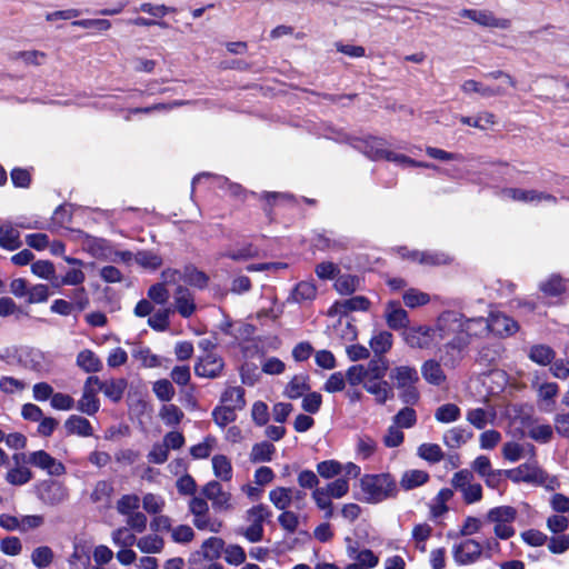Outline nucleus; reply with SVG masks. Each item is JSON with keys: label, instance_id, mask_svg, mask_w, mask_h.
Here are the masks:
<instances>
[{"label": "nucleus", "instance_id": "34", "mask_svg": "<svg viewBox=\"0 0 569 569\" xmlns=\"http://www.w3.org/2000/svg\"><path fill=\"white\" fill-rule=\"evenodd\" d=\"M221 402L237 410L246 406L244 389L242 387H228L221 395Z\"/></svg>", "mask_w": 569, "mask_h": 569}, {"label": "nucleus", "instance_id": "26", "mask_svg": "<svg viewBox=\"0 0 569 569\" xmlns=\"http://www.w3.org/2000/svg\"><path fill=\"white\" fill-rule=\"evenodd\" d=\"M77 366L87 373H96L102 370V361L90 349L81 350L77 356Z\"/></svg>", "mask_w": 569, "mask_h": 569}, {"label": "nucleus", "instance_id": "57", "mask_svg": "<svg viewBox=\"0 0 569 569\" xmlns=\"http://www.w3.org/2000/svg\"><path fill=\"white\" fill-rule=\"evenodd\" d=\"M432 528L428 523L416 525L412 529V539L416 548L421 552L426 551V541L431 536Z\"/></svg>", "mask_w": 569, "mask_h": 569}, {"label": "nucleus", "instance_id": "61", "mask_svg": "<svg viewBox=\"0 0 569 569\" xmlns=\"http://www.w3.org/2000/svg\"><path fill=\"white\" fill-rule=\"evenodd\" d=\"M170 309H162L154 312L148 319V325L156 331H166L170 326Z\"/></svg>", "mask_w": 569, "mask_h": 569}, {"label": "nucleus", "instance_id": "15", "mask_svg": "<svg viewBox=\"0 0 569 569\" xmlns=\"http://www.w3.org/2000/svg\"><path fill=\"white\" fill-rule=\"evenodd\" d=\"M538 288L545 298L560 299L567 292V281L560 274L552 273Z\"/></svg>", "mask_w": 569, "mask_h": 569}, {"label": "nucleus", "instance_id": "41", "mask_svg": "<svg viewBox=\"0 0 569 569\" xmlns=\"http://www.w3.org/2000/svg\"><path fill=\"white\" fill-rule=\"evenodd\" d=\"M30 558L38 569H44L53 562L54 553L50 547L40 546L32 550Z\"/></svg>", "mask_w": 569, "mask_h": 569}, {"label": "nucleus", "instance_id": "53", "mask_svg": "<svg viewBox=\"0 0 569 569\" xmlns=\"http://www.w3.org/2000/svg\"><path fill=\"white\" fill-rule=\"evenodd\" d=\"M216 443L217 439L213 436H207L202 442L190 448V455L193 459H206L210 456Z\"/></svg>", "mask_w": 569, "mask_h": 569}, {"label": "nucleus", "instance_id": "52", "mask_svg": "<svg viewBox=\"0 0 569 569\" xmlns=\"http://www.w3.org/2000/svg\"><path fill=\"white\" fill-rule=\"evenodd\" d=\"M269 499L277 509L286 511L291 503V490L278 487L269 492Z\"/></svg>", "mask_w": 569, "mask_h": 569}, {"label": "nucleus", "instance_id": "36", "mask_svg": "<svg viewBox=\"0 0 569 569\" xmlns=\"http://www.w3.org/2000/svg\"><path fill=\"white\" fill-rule=\"evenodd\" d=\"M456 321L461 323V329H468L471 332L476 331V335H472V339L479 338L488 331L487 321L482 317L467 319L463 315L456 313Z\"/></svg>", "mask_w": 569, "mask_h": 569}, {"label": "nucleus", "instance_id": "2", "mask_svg": "<svg viewBox=\"0 0 569 569\" xmlns=\"http://www.w3.org/2000/svg\"><path fill=\"white\" fill-rule=\"evenodd\" d=\"M363 153L371 160H386L399 164H407L411 167L435 168V164L427 162H419L406 154L396 153L387 149L388 142L380 137L368 136L360 140Z\"/></svg>", "mask_w": 569, "mask_h": 569}, {"label": "nucleus", "instance_id": "6", "mask_svg": "<svg viewBox=\"0 0 569 569\" xmlns=\"http://www.w3.org/2000/svg\"><path fill=\"white\" fill-rule=\"evenodd\" d=\"M270 517L271 511L267 506H253L246 512V519L250 525L242 529L240 533L250 542L261 541L263 538V522Z\"/></svg>", "mask_w": 569, "mask_h": 569}, {"label": "nucleus", "instance_id": "33", "mask_svg": "<svg viewBox=\"0 0 569 569\" xmlns=\"http://www.w3.org/2000/svg\"><path fill=\"white\" fill-rule=\"evenodd\" d=\"M393 337L389 331H381L370 339V348L373 351L375 357H385L392 348Z\"/></svg>", "mask_w": 569, "mask_h": 569}, {"label": "nucleus", "instance_id": "47", "mask_svg": "<svg viewBox=\"0 0 569 569\" xmlns=\"http://www.w3.org/2000/svg\"><path fill=\"white\" fill-rule=\"evenodd\" d=\"M349 558L353 559L366 569L373 568L378 565V557L370 549H362L357 551L355 548H348Z\"/></svg>", "mask_w": 569, "mask_h": 569}, {"label": "nucleus", "instance_id": "62", "mask_svg": "<svg viewBox=\"0 0 569 569\" xmlns=\"http://www.w3.org/2000/svg\"><path fill=\"white\" fill-rule=\"evenodd\" d=\"M402 299L407 307L416 308L427 305L430 300V297L428 293L418 291L416 289H409L403 293Z\"/></svg>", "mask_w": 569, "mask_h": 569}, {"label": "nucleus", "instance_id": "64", "mask_svg": "<svg viewBox=\"0 0 569 569\" xmlns=\"http://www.w3.org/2000/svg\"><path fill=\"white\" fill-rule=\"evenodd\" d=\"M31 478V472L26 465H16L7 473V479L12 485H23Z\"/></svg>", "mask_w": 569, "mask_h": 569}, {"label": "nucleus", "instance_id": "44", "mask_svg": "<svg viewBox=\"0 0 569 569\" xmlns=\"http://www.w3.org/2000/svg\"><path fill=\"white\" fill-rule=\"evenodd\" d=\"M292 297L295 301H312L317 297V287L313 282L300 281L296 284Z\"/></svg>", "mask_w": 569, "mask_h": 569}, {"label": "nucleus", "instance_id": "46", "mask_svg": "<svg viewBox=\"0 0 569 569\" xmlns=\"http://www.w3.org/2000/svg\"><path fill=\"white\" fill-rule=\"evenodd\" d=\"M555 355L552 348L545 345H536L530 348L529 358L538 365L547 366L553 360Z\"/></svg>", "mask_w": 569, "mask_h": 569}, {"label": "nucleus", "instance_id": "17", "mask_svg": "<svg viewBox=\"0 0 569 569\" xmlns=\"http://www.w3.org/2000/svg\"><path fill=\"white\" fill-rule=\"evenodd\" d=\"M318 471L323 478H333L337 476L357 478L360 475L358 465H318Z\"/></svg>", "mask_w": 569, "mask_h": 569}, {"label": "nucleus", "instance_id": "32", "mask_svg": "<svg viewBox=\"0 0 569 569\" xmlns=\"http://www.w3.org/2000/svg\"><path fill=\"white\" fill-rule=\"evenodd\" d=\"M312 500L317 508L323 511L325 519H331L333 517V503L331 495L325 488H317L312 491Z\"/></svg>", "mask_w": 569, "mask_h": 569}, {"label": "nucleus", "instance_id": "28", "mask_svg": "<svg viewBox=\"0 0 569 569\" xmlns=\"http://www.w3.org/2000/svg\"><path fill=\"white\" fill-rule=\"evenodd\" d=\"M472 437V432L458 426L447 430L443 435V442L449 449H457L465 445Z\"/></svg>", "mask_w": 569, "mask_h": 569}, {"label": "nucleus", "instance_id": "40", "mask_svg": "<svg viewBox=\"0 0 569 569\" xmlns=\"http://www.w3.org/2000/svg\"><path fill=\"white\" fill-rule=\"evenodd\" d=\"M136 545L143 553H159L163 549L164 541L160 536L151 533L139 538Z\"/></svg>", "mask_w": 569, "mask_h": 569}, {"label": "nucleus", "instance_id": "48", "mask_svg": "<svg viewBox=\"0 0 569 569\" xmlns=\"http://www.w3.org/2000/svg\"><path fill=\"white\" fill-rule=\"evenodd\" d=\"M192 522L197 529L206 530L212 533L220 532V530L223 527L222 521L217 518L210 517L209 512L194 517Z\"/></svg>", "mask_w": 569, "mask_h": 569}, {"label": "nucleus", "instance_id": "50", "mask_svg": "<svg viewBox=\"0 0 569 569\" xmlns=\"http://www.w3.org/2000/svg\"><path fill=\"white\" fill-rule=\"evenodd\" d=\"M418 456L428 462H439L445 458L441 447L437 443H422L418 447Z\"/></svg>", "mask_w": 569, "mask_h": 569}, {"label": "nucleus", "instance_id": "54", "mask_svg": "<svg viewBox=\"0 0 569 569\" xmlns=\"http://www.w3.org/2000/svg\"><path fill=\"white\" fill-rule=\"evenodd\" d=\"M280 527L289 535L295 533L300 525V517L293 511L286 510L278 516Z\"/></svg>", "mask_w": 569, "mask_h": 569}, {"label": "nucleus", "instance_id": "60", "mask_svg": "<svg viewBox=\"0 0 569 569\" xmlns=\"http://www.w3.org/2000/svg\"><path fill=\"white\" fill-rule=\"evenodd\" d=\"M183 416V411L172 403L162 406L160 411L161 419L169 426L179 425Z\"/></svg>", "mask_w": 569, "mask_h": 569}, {"label": "nucleus", "instance_id": "51", "mask_svg": "<svg viewBox=\"0 0 569 569\" xmlns=\"http://www.w3.org/2000/svg\"><path fill=\"white\" fill-rule=\"evenodd\" d=\"M376 449H377V443L371 437H369L367 435L358 437L357 446H356V455H357L358 459H361V460L370 459L372 457V455L375 453Z\"/></svg>", "mask_w": 569, "mask_h": 569}, {"label": "nucleus", "instance_id": "18", "mask_svg": "<svg viewBox=\"0 0 569 569\" xmlns=\"http://www.w3.org/2000/svg\"><path fill=\"white\" fill-rule=\"evenodd\" d=\"M421 376L428 383L437 387L447 380L441 365L435 359H428L421 365Z\"/></svg>", "mask_w": 569, "mask_h": 569}, {"label": "nucleus", "instance_id": "10", "mask_svg": "<svg viewBox=\"0 0 569 569\" xmlns=\"http://www.w3.org/2000/svg\"><path fill=\"white\" fill-rule=\"evenodd\" d=\"M460 16L468 18L473 22L489 28L509 29L511 21L506 18H497L489 10L462 9Z\"/></svg>", "mask_w": 569, "mask_h": 569}, {"label": "nucleus", "instance_id": "29", "mask_svg": "<svg viewBox=\"0 0 569 569\" xmlns=\"http://www.w3.org/2000/svg\"><path fill=\"white\" fill-rule=\"evenodd\" d=\"M77 408L88 416L96 415L100 408V401L97 397V391L92 388H83V392L78 401Z\"/></svg>", "mask_w": 569, "mask_h": 569}, {"label": "nucleus", "instance_id": "25", "mask_svg": "<svg viewBox=\"0 0 569 569\" xmlns=\"http://www.w3.org/2000/svg\"><path fill=\"white\" fill-rule=\"evenodd\" d=\"M64 428L67 430V435L90 437L93 433V428L90 421L87 418L77 415H72L66 420Z\"/></svg>", "mask_w": 569, "mask_h": 569}, {"label": "nucleus", "instance_id": "19", "mask_svg": "<svg viewBox=\"0 0 569 569\" xmlns=\"http://www.w3.org/2000/svg\"><path fill=\"white\" fill-rule=\"evenodd\" d=\"M176 308L183 318H189L196 311V303L190 291L182 286H178L174 293Z\"/></svg>", "mask_w": 569, "mask_h": 569}, {"label": "nucleus", "instance_id": "3", "mask_svg": "<svg viewBox=\"0 0 569 569\" xmlns=\"http://www.w3.org/2000/svg\"><path fill=\"white\" fill-rule=\"evenodd\" d=\"M365 500L370 503L380 502L396 493V483L389 475H368L360 480Z\"/></svg>", "mask_w": 569, "mask_h": 569}, {"label": "nucleus", "instance_id": "27", "mask_svg": "<svg viewBox=\"0 0 569 569\" xmlns=\"http://www.w3.org/2000/svg\"><path fill=\"white\" fill-rule=\"evenodd\" d=\"M335 306L340 313L347 315L352 311H368L371 307V301L365 296H355L340 302L337 301Z\"/></svg>", "mask_w": 569, "mask_h": 569}, {"label": "nucleus", "instance_id": "9", "mask_svg": "<svg viewBox=\"0 0 569 569\" xmlns=\"http://www.w3.org/2000/svg\"><path fill=\"white\" fill-rule=\"evenodd\" d=\"M224 360L218 353L200 355L194 363V373L200 378L214 379L221 376Z\"/></svg>", "mask_w": 569, "mask_h": 569}, {"label": "nucleus", "instance_id": "35", "mask_svg": "<svg viewBox=\"0 0 569 569\" xmlns=\"http://www.w3.org/2000/svg\"><path fill=\"white\" fill-rule=\"evenodd\" d=\"M453 497V491L448 488L441 489L430 503L432 518H439L448 511L447 502Z\"/></svg>", "mask_w": 569, "mask_h": 569}, {"label": "nucleus", "instance_id": "30", "mask_svg": "<svg viewBox=\"0 0 569 569\" xmlns=\"http://www.w3.org/2000/svg\"><path fill=\"white\" fill-rule=\"evenodd\" d=\"M102 386L103 387H102L101 391L103 392V395L109 400L117 403L122 399L123 393L127 389L128 382L124 378L110 379L108 381H104V383Z\"/></svg>", "mask_w": 569, "mask_h": 569}, {"label": "nucleus", "instance_id": "37", "mask_svg": "<svg viewBox=\"0 0 569 569\" xmlns=\"http://www.w3.org/2000/svg\"><path fill=\"white\" fill-rule=\"evenodd\" d=\"M389 369V362L386 357H372L369 362L368 367L366 368L367 371V380H378V379H385L387 371Z\"/></svg>", "mask_w": 569, "mask_h": 569}, {"label": "nucleus", "instance_id": "1", "mask_svg": "<svg viewBox=\"0 0 569 569\" xmlns=\"http://www.w3.org/2000/svg\"><path fill=\"white\" fill-rule=\"evenodd\" d=\"M440 331V338L445 339L452 335V338L443 345L445 349V363L456 366L459 363L465 356L466 350L472 341V335L476 331H468V329H461V323L456 321V312L448 311L442 313L438 319L437 325Z\"/></svg>", "mask_w": 569, "mask_h": 569}, {"label": "nucleus", "instance_id": "13", "mask_svg": "<svg viewBox=\"0 0 569 569\" xmlns=\"http://www.w3.org/2000/svg\"><path fill=\"white\" fill-rule=\"evenodd\" d=\"M385 318L388 327L392 330H402L409 328V315L401 307L398 300H390L386 306Z\"/></svg>", "mask_w": 569, "mask_h": 569}, {"label": "nucleus", "instance_id": "7", "mask_svg": "<svg viewBox=\"0 0 569 569\" xmlns=\"http://www.w3.org/2000/svg\"><path fill=\"white\" fill-rule=\"evenodd\" d=\"M452 558L458 566H470L476 563L483 556L482 543L476 539H465L452 546Z\"/></svg>", "mask_w": 569, "mask_h": 569}, {"label": "nucleus", "instance_id": "12", "mask_svg": "<svg viewBox=\"0 0 569 569\" xmlns=\"http://www.w3.org/2000/svg\"><path fill=\"white\" fill-rule=\"evenodd\" d=\"M202 493L211 501L212 507L218 511H230L234 507L231 493L222 490L220 483L216 481L208 482L203 487Z\"/></svg>", "mask_w": 569, "mask_h": 569}, {"label": "nucleus", "instance_id": "49", "mask_svg": "<svg viewBox=\"0 0 569 569\" xmlns=\"http://www.w3.org/2000/svg\"><path fill=\"white\" fill-rule=\"evenodd\" d=\"M236 410L230 406H218L212 410V419L220 428H224L237 419Z\"/></svg>", "mask_w": 569, "mask_h": 569}, {"label": "nucleus", "instance_id": "42", "mask_svg": "<svg viewBox=\"0 0 569 569\" xmlns=\"http://www.w3.org/2000/svg\"><path fill=\"white\" fill-rule=\"evenodd\" d=\"M461 417V410L456 403H445L435 411V419L441 423L457 421Z\"/></svg>", "mask_w": 569, "mask_h": 569}, {"label": "nucleus", "instance_id": "43", "mask_svg": "<svg viewBox=\"0 0 569 569\" xmlns=\"http://www.w3.org/2000/svg\"><path fill=\"white\" fill-rule=\"evenodd\" d=\"M276 452V447L269 441H262L260 443H256L252 447L250 459L251 462H266L272 459L273 453Z\"/></svg>", "mask_w": 569, "mask_h": 569}, {"label": "nucleus", "instance_id": "24", "mask_svg": "<svg viewBox=\"0 0 569 569\" xmlns=\"http://www.w3.org/2000/svg\"><path fill=\"white\" fill-rule=\"evenodd\" d=\"M310 377L307 373L295 375L287 383L284 393L290 399H298L310 391Z\"/></svg>", "mask_w": 569, "mask_h": 569}, {"label": "nucleus", "instance_id": "16", "mask_svg": "<svg viewBox=\"0 0 569 569\" xmlns=\"http://www.w3.org/2000/svg\"><path fill=\"white\" fill-rule=\"evenodd\" d=\"M363 388L367 392L375 396L378 405H385L387 400L395 397L393 388L385 379L366 380Z\"/></svg>", "mask_w": 569, "mask_h": 569}, {"label": "nucleus", "instance_id": "21", "mask_svg": "<svg viewBox=\"0 0 569 569\" xmlns=\"http://www.w3.org/2000/svg\"><path fill=\"white\" fill-rule=\"evenodd\" d=\"M223 547L224 542L221 538L210 537L202 542L200 550L192 556L190 562L192 563L196 561V558L200 556L210 561L218 559L223 550Z\"/></svg>", "mask_w": 569, "mask_h": 569}, {"label": "nucleus", "instance_id": "31", "mask_svg": "<svg viewBox=\"0 0 569 569\" xmlns=\"http://www.w3.org/2000/svg\"><path fill=\"white\" fill-rule=\"evenodd\" d=\"M359 284L360 279L358 276L343 273L337 276L333 288L341 296H350L359 288Z\"/></svg>", "mask_w": 569, "mask_h": 569}, {"label": "nucleus", "instance_id": "20", "mask_svg": "<svg viewBox=\"0 0 569 569\" xmlns=\"http://www.w3.org/2000/svg\"><path fill=\"white\" fill-rule=\"evenodd\" d=\"M22 246L20 232L11 222L0 224V248L13 251Z\"/></svg>", "mask_w": 569, "mask_h": 569}, {"label": "nucleus", "instance_id": "55", "mask_svg": "<svg viewBox=\"0 0 569 569\" xmlns=\"http://www.w3.org/2000/svg\"><path fill=\"white\" fill-rule=\"evenodd\" d=\"M397 427L409 429L417 423V412L411 407L400 409L393 417Z\"/></svg>", "mask_w": 569, "mask_h": 569}, {"label": "nucleus", "instance_id": "45", "mask_svg": "<svg viewBox=\"0 0 569 569\" xmlns=\"http://www.w3.org/2000/svg\"><path fill=\"white\" fill-rule=\"evenodd\" d=\"M90 563V551L86 546L76 545L69 558L71 569H87Z\"/></svg>", "mask_w": 569, "mask_h": 569}, {"label": "nucleus", "instance_id": "38", "mask_svg": "<svg viewBox=\"0 0 569 569\" xmlns=\"http://www.w3.org/2000/svg\"><path fill=\"white\" fill-rule=\"evenodd\" d=\"M428 479L429 475L426 471L412 469L402 475L400 486L405 490H411L425 485Z\"/></svg>", "mask_w": 569, "mask_h": 569}, {"label": "nucleus", "instance_id": "14", "mask_svg": "<svg viewBox=\"0 0 569 569\" xmlns=\"http://www.w3.org/2000/svg\"><path fill=\"white\" fill-rule=\"evenodd\" d=\"M501 193L507 198L519 201V202H533V201H549L552 203L557 202V198L553 194L537 191V190H525L520 188H503Z\"/></svg>", "mask_w": 569, "mask_h": 569}, {"label": "nucleus", "instance_id": "39", "mask_svg": "<svg viewBox=\"0 0 569 569\" xmlns=\"http://www.w3.org/2000/svg\"><path fill=\"white\" fill-rule=\"evenodd\" d=\"M40 497L46 503L58 505L67 498V492L59 483L51 482L41 489Z\"/></svg>", "mask_w": 569, "mask_h": 569}, {"label": "nucleus", "instance_id": "59", "mask_svg": "<svg viewBox=\"0 0 569 569\" xmlns=\"http://www.w3.org/2000/svg\"><path fill=\"white\" fill-rule=\"evenodd\" d=\"M31 271L39 278L46 280L56 279L54 264L49 260H38L31 264Z\"/></svg>", "mask_w": 569, "mask_h": 569}, {"label": "nucleus", "instance_id": "58", "mask_svg": "<svg viewBox=\"0 0 569 569\" xmlns=\"http://www.w3.org/2000/svg\"><path fill=\"white\" fill-rule=\"evenodd\" d=\"M224 560L232 566L242 565L246 561L247 555L244 549L239 545H229L223 548Z\"/></svg>", "mask_w": 569, "mask_h": 569}, {"label": "nucleus", "instance_id": "4", "mask_svg": "<svg viewBox=\"0 0 569 569\" xmlns=\"http://www.w3.org/2000/svg\"><path fill=\"white\" fill-rule=\"evenodd\" d=\"M517 510L511 506H499L486 513L485 520L493 525V532L498 539L507 540L515 535L513 522Z\"/></svg>", "mask_w": 569, "mask_h": 569}, {"label": "nucleus", "instance_id": "5", "mask_svg": "<svg viewBox=\"0 0 569 569\" xmlns=\"http://www.w3.org/2000/svg\"><path fill=\"white\" fill-rule=\"evenodd\" d=\"M507 477L512 481H523L527 483L543 486L548 489L558 487V481L555 477L548 476L537 465H519L517 468L506 471Z\"/></svg>", "mask_w": 569, "mask_h": 569}, {"label": "nucleus", "instance_id": "63", "mask_svg": "<svg viewBox=\"0 0 569 569\" xmlns=\"http://www.w3.org/2000/svg\"><path fill=\"white\" fill-rule=\"evenodd\" d=\"M157 398L161 401H170L174 397V388L168 379H160L153 383L152 388Z\"/></svg>", "mask_w": 569, "mask_h": 569}, {"label": "nucleus", "instance_id": "56", "mask_svg": "<svg viewBox=\"0 0 569 569\" xmlns=\"http://www.w3.org/2000/svg\"><path fill=\"white\" fill-rule=\"evenodd\" d=\"M460 122L469 127L486 129V126L496 123V116L492 112H483L475 118L462 116Z\"/></svg>", "mask_w": 569, "mask_h": 569}, {"label": "nucleus", "instance_id": "23", "mask_svg": "<svg viewBox=\"0 0 569 569\" xmlns=\"http://www.w3.org/2000/svg\"><path fill=\"white\" fill-rule=\"evenodd\" d=\"M181 279L187 284L198 289H204L209 284V276L192 263L183 267Z\"/></svg>", "mask_w": 569, "mask_h": 569}, {"label": "nucleus", "instance_id": "8", "mask_svg": "<svg viewBox=\"0 0 569 569\" xmlns=\"http://www.w3.org/2000/svg\"><path fill=\"white\" fill-rule=\"evenodd\" d=\"M405 342L415 349H428L431 347L436 330L430 326H412L401 332Z\"/></svg>", "mask_w": 569, "mask_h": 569}, {"label": "nucleus", "instance_id": "22", "mask_svg": "<svg viewBox=\"0 0 569 569\" xmlns=\"http://www.w3.org/2000/svg\"><path fill=\"white\" fill-rule=\"evenodd\" d=\"M390 378L396 381L398 389L417 385L419 381V375L416 368L409 366H398L391 373Z\"/></svg>", "mask_w": 569, "mask_h": 569}, {"label": "nucleus", "instance_id": "11", "mask_svg": "<svg viewBox=\"0 0 569 569\" xmlns=\"http://www.w3.org/2000/svg\"><path fill=\"white\" fill-rule=\"evenodd\" d=\"M488 331L498 337H509L519 330L518 322L502 312H492L486 319Z\"/></svg>", "mask_w": 569, "mask_h": 569}]
</instances>
